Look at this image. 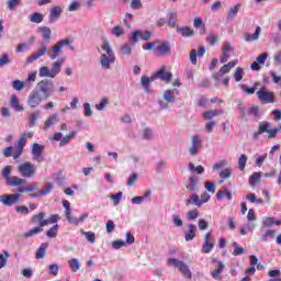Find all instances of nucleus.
<instances>
[{
    "mask_svg": "<svg viewBox=\"0 0 281 281\" xmlns=\"http://www.w3.org/2000/svg\"><path fill=\"white\" fill-rule=\"evenodd\" d=\"M67 45H71V38L66 37L64 40H59L56 44H54L50 48L47 49V44L42 43V48L37 52L33 53L31 56L26 58V64L30 65L34 63V60H38L41 56H45L47 54L50 60H56L58 56L63 53V47H67Z\"/></svg>",
    "mask_w": 281,
    "mask_h": 281,
    "instance_id": "f257e3e1",
    "label": "nucleus"
},
{
    "mask_svg": "<svg viewBox=\"0 0 281 281\" xmlns=\"http://www.w3.org/2000/svg\"><path fill=\"white\" fill-rule=\"evenodd\" d=\"M143 49L145 52H153V49H155L154 54H156V56H170L171 54L170 44L160 40L146 43Z\"/></svg>",
    "mask_w": 281,
    "mask_h": 281,
    "instance_id": "f03ea898",
    "label": "nucleus"
},
{
    "mask_svg": "<svg viewBox=\"0 0 281 281\" xmlns=\"http://www.w3.org/2000/svg\"><path fill=\"white\" fill-rule=\"evenodd\" d=\"M101 48L106 54H101L100 65L102 69H111V65L115 64V53H113V48H111V43L105 40Z\"/></svg>",
    "mask_w": 281,
    "mask_h": 281,
    "instance_id": "7ed1b4c3",
    "label": "nucleus"
},
{
    "mask_svg": "<svg viewBox=\"0 0 281 281\" xmlns=\"http://www.w3.org/2000/svg\"><path fill=\"white\" fill-rule=\"evenodd\" d=\"M64 65H65V57H61L52 64L50 69L47 66L41 67L38 76L40 78H56L58 74H60Z\"/></svg>",
    "mask_w": 281,
    "mask_h": 281,
    "instance_id": "20e7f679",
    "label": "nucleus"
},
{
    "mask_svg": "<svg viewBox=\"0 0 281 281\" xmlns=\"http://www.w3.org/2000/svg\"><path fill=\"white\" fill-rule=\"evenodd\" d=\"M35 91L42 93L44 100H47L54 94V82L49 79H43L37 83Z\"/></svg>",
    "mask_w": 281,
    "mask_h": 281,
    "instance_id": "39448f33",
    "label": "nucleus"
},
{
    "mask_svg": "<svg viewBox=\"0 0 281 281\" xmlns=\"http://www.w3.org/2000/svg\"><path fill=\"white\" fill-rule=\"evenodd\" d=\"M169 265H171V267H176V269L180 271L183 278H186L187 280H192V271L190 270L188 263L177 258H171L169 259Z\"/></svg>",
    "mask_w": 281,
    "mask_h": 281,
    "instance_id": "423d86ee",
    "label": "nucleus"
},
{
    "mask_svg": "<svg viewBox=\"0 0 281 281\" xmlns=\"http://www.w3.org/2000/svg\"><path fill=\"white\" fill-rule=\"evenodd\" d=\"M257 98L261 104H274L276 92L262 87L257 91Z\"/></svg>",
    "mask_w": 281,
    "mask_h": 281,
    "instance_id": "0eeeda50",
    "label": "nucleus"
},
{
    "mask_svg": "<svg viewBox=\"0 0 281 281\" xmlns=\"http://www.w3.org/2000/svg\"><path fill=\"white\" fill-rule=\"evenodd\" d=\"M18 172H20L21 177L24 179H34L36 176V167L32 162L26 161L18 166Z\"/></svg>",
    "mask_w": 281,
    "mask_h": 281,
    "instance_id": "6e6552de",
    "label": "nucleus"
},
{
    "mask_svg": "<svg viewBox=\"0 0 281 281\" xmlns=\"http://www.w3.org/2000/svg\"><path fill=\"white\" fill-rule=\"evenodd\" d=\"M168 67L161 66L160 69H158L154 75H151V80H162V82H166L167 85H170L172 81V72L166 71Z\"/></svg>",
    "mask_w": 281,
    "mask_h": 281,
    "instance_id": "1a4fd4ad",
    "label": "nucleus"
},
{
    "mask_svg": "<svg viewBox=\"0 0 281 281\" xmlns=\"http://www.w3.org/2000/svg\"><path fill=\"white\" fill-rule=\"evenodd\" d=\"M20 201L21 194L19 193L0 195V203H2V205H5L7 207H12V205H16V203H20Z\"/></svg>",
    "mask_w": 281,
    "mask_h": 281,
    "instance_id": "9d476101",
    "label": "nucleus"
},
{
    "mask_svg": "<svg viewBox=\"0 0 281 281\" xmlns=\"http://www.w3.org/2000/svg\"><path fill=\"white\" fill-rule=\"evenodd\" d=\"M238 65V59L231 60L228 64H225L220 68L217 72L213 75V80H221L225 74H229L234 67Z\"/></svg>",
    "mask_w": 281,
    "mask_h": 281,
    "instance_id": "9b49d317",
    "label": "nucleus"
},
{
    "mask_svg": "<svg viewBox=\"0 0 281 281\" xmlns=\"http://www.w3.org/2000/svg\"><path fill=\"white\" fill-rule=\"evenodd\" d=\"M44 98L38 93V91L33 90L27 98V105L31 106V109H36V106L41 105V102H43Z\"/></svg>",
    "mask_w": 281,
    "mask_h": 281,
    "instance_id": "f8f14e48",
    "label": "nucleus"
},
{
    "mask_svg": "<svg viewBox=\"0 0 281 281\" xmlns=\"http://www.w3.org/2000/svg\"><path fill=\"white\" fill-rule=\"evenodd\" d=\"M45 150V146L38 143L33 144L31 149V155H33L34 161L41 164L43 161V151Z\"/></svg>",
    "mask_w": 281,
    "mask_h": 281,
    "instance_id": "ddd939ff",
    "label": "nucleus"
},
{
    "mask_svg": "<svg viewBox=\"0 0 281 281\" xmlns=\"http://www.w3.org/2000/svg\"><path fill=\"white\" fill-rule=\"evenodd\" d=\"M212 249H214V239L212 238V232H207L204 236L202 254H210Z\"/></svg>",
    "mask_w": 281,
    "mask_h": 281,
    "instance_id": "4468645a",
    "label": "nucleus"
},
{
    "mask_svg": "<svg viewBox=\"0 0 281 281\" xmlns=\"http://www.w3.org/2000/svg\"><path fill=\"white\" fill-rule=\"evenodd\" d=\"M27 134H22V136L19 138L16 144V150L13 153V159H19L21 155H23V149L25 148V145L27 144Z\"/></svg>",
    "mask_w": 281,
    "mask_h": 281,
    "instance_id": "2eb2a0df",
    "label": "nucleus"
},
{
    "mask_svg": "<svg viewBox=\"0 0 281 281\" xmlns=\"http://www.w3.org/2000/svg\"><path fill=\"white\" fill-rule=\"evenodd\" d=\"M153 37V33L150 31H134L131 40L133 43H138L139 40L142 41H150Z\"/></svg>",
    "mask_w": 281,
    "mask_h": 281,
    "instance_id": "dca6fc26",
    "label": "nucleus"
},
{
    "mask_svg": "<svg viewBox=\"0 0 281 281\" xmlns=\"http://www.w3.org/2000/svg\"><path fill=\"white\" fill-rule=\"evenodd\" d=\"M191 144H192V146L189 149L190 150V155L192 157H195V155L199 154V148H201V146H202L201 136H199V135L192 136Z\"/></svg>",
    "mask_w": 281,
    "mask_h": 281,
    "instance_id": "f3484780",
    "label": "nucleus"
},
{
    "mask_svg": "<svg viewBox=\"0 0 281 281\" xmlns=\"http://www.w3.org/2000/svg\"><path fill=\"white\" fill-rule=\"evenodd\" d=\"M60 14H63V8L61 7H53L48 14L49 23H54L55 21H58V19H60Z\"/></svg>",
    "mask_w": 281,
    "mask_h": 281,
    "instance_id": "a211bd4d",
    "label": "nucleus"
},
{
    "mask_svg": "<svg viewBox=\"0 0 281 281\" xmlns=\"http://www.w3.org/2000/svg\"><path fill=\"white\" fill-rule=\"evenodd\" d=\"M26 182L27 181L25 179L13 176L7 180V186H10L11 188H16L19 186H25Z\"/></svg>",
    "mask_w": 281,
    "mask_h": 281,
    "instance_id": "6ab92c4d",
    "label": "nucleus"
},
{
    "mask_svg": "<svg viewBox=\"0 0 281 281\" xmlns=\"http://www.w3.org/2000/svg\"><path fill=\"white\" fill-rule=\"evenodd\" d=\"M178 34H181L184 38L194 36V30L190 26H177Z\"/></svg>",
    "mask_w": 281,
    "mask_h": 281,
    "instance_id": "aec40b11",
    "label": "nucleus"
},
{
    "mask_svg": "<svg viewBox=\"0 0 281 281\" xmlns=\"http://www.w3.org/2000/svg\"><path fill=\"white\" fill-rule=\"evenodd\" d=\"M224 270H225V263H223V261H218L217 268L211 272L212 278H214L215 280H223V277L221 276V273H223Z\"/></svg>",
    "mask_w": 281,
    "mask_h": 281,
    "instance_id": "412c9836",
    "label": "nucleus"
},
{
    "mask_svg": "<svg viewBox=\"0 0 281 281\" xmlns=\"http://www.w3.org/2000/svg\"><path fill=\"white\" fill-rule=\"evenodd\" d=\"M261 32L262 29L260 26H257L254 34L245 33L246 43H254V41H258V38H260Z\"/></svg>",
    "mask_w": 281,
    "mask_h": 281,
    "instance_id": "4be33fe9",
    "label": "nucleus"
},
{
    "mask_svg": "<svg viewBox=\"0 0 281 281\" xmlns=\"http://www.w3.org/2000/svg\"><path fill=\"white\" fill-rule=\"evenodd\" d=\"M10 105L12 106V109H14L18 112L25 111V108H23V105H21V103L19 101V97H16V94L11 95Z\"/></svg>",
    "mask_w": 281,
    "mask_h": 281,
    "instance_id": "5701e85b",
    "label": "nucleus"
},
{
    "mask_svg": "<svg viewBox=\"0 0 281 281\" xmlns=\"http://www.w3.org/2000/svg\"><path fill=\"white\" fill-rule=\"evenodd\" d=\"M195 236H196V225L190 224L189 231L184 235V239L187 240V243H190V240H194Z\"/></svg>",
    "mask_w": 281,
    "mask_h": 281,
    "instance_id": "b1692460",
    "label": "nucleus"
},
{
    "mask_svg": "<svg viewBox=\"0 0 281 281\" xmlns=\"http://www.w3.org/2000/svg\"><path fill=\"white\" fill-rule=\"evenodd\" d=\"M217 115H223V110H210L202 113V117L209 121H212V119L216 117Z\"/></svg>",
    "mask_w": 281,
    "mask_h": 281,
    "instance_id": "393cba45",
    "label": "nucleus"
},
{
    "mask_svg": "<svg viewBox=\"0 0 281 281\" xmlns=\"http://www.w3.org/2000/svg\"><path fill=\"white\" fill-rule=\"evenodd\" d=\"M57 122H58V114H53L48 116L44 123V131L52 128V126H54V124H56Z\"/></svg>",
    "mask_w": 281,
    "mask_h": 281,
    "instance_id": "a878e982",
    "label": "nucleus"
},
{
    "mask_svg": "<svg viewBox=\"0 0 281 281\" xmlns=\"http://www.w3.org/2000/svg\"><path fill=\"white\" fill-rule=\"evenodd\" d=\"M40 115H41V112L35 111L29 116V126H30V128H34V126L38 125V116Z\"/></svg>",
    "mask_w": 281,
    "mask_h": 281,
    "instance_id": "bb28decb",
    "label": "nucleus"
},
{
    "mask_svg": "<svg viewBox=\"0 0 281 281\" xmlns=\"http://www.w3.org/2000/svg\"><path fill=\"white\" fill-rule=\"evenodd\" d=\"M164 100L165 102H168L169 104H172L177 102V99L175 98V90H166L164 92Z\"/></svg>",
    "mask_w": 281,
    "mask_h": 281,
    "instance_id": "cd10ccee",
    "label": "nucleus"
},
{
    "mask_svg": "<svg viewBox=\"0 0 281 281\" xmlns=\"http://www.w3.org/2000/svg\"><path fill=\"white\" fill-rule=\"evenodd\" d=\"M226 196L228 201H232V191L229 189L220 190L216 193V198L218 201H223V199Z\"/></svg>",
    "mask_w": 281,
    "mask_h": 281,
    "instance_id": "c85d7f7f",
    "label": "nucleus"
},
{
    "mask_svg": "<svg viewBox=\"0 0 281 281\" xmlns=\"http://www.w3.org/2000/svg\"><path fill=\"white\" fill-rule=\"evenodd\" d=\"M37 30L43 35L44 41L52 40V29H49L47 26H40V27H37Z\"/></svg>",
    "mask_w": 281,
    "mask_h": 281,
    "instance_id": "c756f323",
    "label": "nucleus"
},
{
    "mask_svg": "<svg viewBox=\"0 0 281 281\" xmlns=\"http://www.w3.org/2000/svg\"><path fill=\"white\" fill-rule=\"evenodd\" d=\"M150 82H155V79H153V76L151 77L143 76L140 78V83L147 93L148 91H150Z\"/></svg>",
    "mask_w": 281,
    "mask_h": 281,
    "instance_id": "7c9ffc66",
    "label": "nucleus"
},
{
    "mask_svg": "<svg viewBox=\"0 0 281 281\" xmlns=\"http://www.w3.org/2000/svg\"><path fill=\"white\" fill-rule=\"evenodd\" d=\"M168 25L169 27H175L177 25V9H172L168 14Z\"/></svg>",
    "mask_w": 281,
    "mask_h": 281,
    "instance_id": "2f4dec72",
    "label": "nucleus"
},
{
    "mask_svg": "<svg viewBox=\"0 0 281 281\" xmlns=\"http://www.w3.org/2000/svg\"><path fill=\"white\" fill-rule=\"evenodd\" d=\"M198 183L199 178H189V180L186 183V188L187 190H189V192H194V190H196Z\"/></svg>",
    "mask_w": 281,
    "mask_h": 281,
    "instance_id": "473e14b6",
    "label": "nucleus"
},
{
    "mask_svg": "<svg viewBox=\"0 0 281 281\" xmlns=\"http://www.w3.org/2000/svg\"><path fill=\"white\" fill-rule=\"evenodd\" d=\"M186 205H196L198 207H201L202 202L198 194H192L190 199L186 200Z\"/></svg>",
    "mask_w": 281,
    "mask_h": 281,
    "instance_id": "72a5a7b5",
    "label": "nucleus"
},
{
    "mask_svg": "<svg viewBox=\"0 0 281 281\" xmlns=\"http://www.w3.org/2000/svg\"><path fill=\"white\" fill-rule=\"evenodd\" d=\"M43 218H45V213L40 212L38 214H35L31 217V224L38 225V227H41V223L43 222Z\"/></svg>",
    "mask_w": 281,
    "mask_h": 281,
    "instance_id": "f704fd0d",
    "label": "nucleus"
},
{
    "mask_svg": "<svg viewBox=\"0 0 281 281\" xmlns=\"http://www.w3.org/2000/svg\"><path fill=\"white\" fill-rule=\"evenodd\" d=\"M193 25L196 29H200L202 31V34H205L207 32V29L205 27V22L201 18H194Z\"/></svg>",
    "mask_w": 281,
    "mask_h": 281,
    "instance_id": "c9c22d12",
    "label": "nucleus"
},
{
    "mask_svg": "<svg viewBox=\"0 0 281 281\" xmlns=\"http://www.w3.org/2000/svg\"><path fill=\"white\" fill-rule=\"evenodd\" d=\"M41 232H43V228H41V226H35L29 232L24 233L23 238H32V236H36L37 234H41Z\"/></svg>",
    "mask_w": 281,
    "mask_h": 281,
    "instance_id": "e433bc0d",
    "label": "nucleus"
},
{
    "mask_svg": "<svg viewBox=\"0 0 281 281\" xmlns=\"http://www.w3.org/2000/svg\"><path fill=\"white\" fill-rule=\"evenodd\" d=\"M239 10L240 4H237L234 8H232L226 15V21H233V19H236V14H238Z\"/></svg>",
    "mask_w": 281,
    "mask_h": 281,
    "instance_id": "4c0bfd02",
    "label": "nucleus"
},
{
    "mask_svg": "<svg viewBox=\"0 0 281 281\" xmlns=\"http://www.w3.org/2000/svg\"><path fill=\"white\" fill-rule=\"evenodd\" d=\"M47 251V244L43 243L41 244L40 248L37 249L35 257L37 260H41L45 258V254Z\"/></svg>",
    "mask_w": 281,
    "mask_h": 281,
    "instance_id": "58836bf2",
    "label": "nucleus"
},
{
    "mask_svg": "<svg viewBox=\"0 0 281 281\" xmlns=\"http://www.w3.org/2000/svg\"><path fill=\"white\" fill-rule=\"evenodd\" d=\"M76 137V132H70L68 135L64 136L59 143V146H67Z\"/></svg>",
    "mask_w": 281,
    "mask_h": 281,
    "instance_id": "ea45409f",
    "label": "nucleus"
},
{
    "mask_svg": "<svg viewBox=\"0 0 281 281\" xmlns=\"http://www.w3.org/2000/svg\"><path fill=\"white\" fill-rule=\"evenodd\" d=\"M68 265L70 267V271H72L74 273H76V271H78L80 269V261H78V259L72 258L68 261Z\"/></svg>",
    "mask_w": 281,
    "mask_h": 281,
    "instance_id": "a19ab883",
    "label": "nucleus"
},
{
    "mask_svg": "<svg viewBox=\"0 0 281 281\" xmlns=\"http://www.w3.org/2000/svg\"><path fill=\"white\" fill-rule=\"evenodd\" d=\"M247 201H250V203H257V205H262L265 201L262 199L256 198V193H249L246 195Z\"/></svg>",
    "mask_w": 281,
    "mask_h": 281,
    "instance_id": "79ce46f5",
    "label": "nucleus"
},
{
    "mask_svg": "<svg viewBox=\"0 0 281 281\" xmlns=\"http://www.w3.org/2000/svg\"><path fill=\"white\" fill-rule=\"evenodd\" d=\"M45 16L42 13L34 12L31 14V22L32 23H43Z\"/></svg>",
    "mask_w": 281,
    "mask_h": 281,
    "instance_id": "37998d69",
    "label": "nucleus"
},
{
    "mask_svg": "<svg viewBox=\"0 0 281 281\" xmlns=\"http://www.w3.org/2000/svg\"><path fill=\"white\" fill-rule=\"evenodd\" d=\"M189 170L191 172L196 171V175H203V172H205V168H203V166L199 165L196 167H194V164L189 162Z\"/></svg>",
    "mask_w": 281,
    "mask_h": 281,
    "instance_id": "c03bdc74",
    "label": "nucleus"
},
{
    "mask_svg": "<svg viewBox=\"0 0 281 281\" xmlns=\"http://www.w3.org/2000/svg\"><path fill=\"white\" fill-rule=\"evenodd\" d=\"M260 179H262V173L260 172H254L250 178H249V183L251 186H256V183H258L260 181Z\"/></svg>",
    "mask_w": 281,
    "mask_h": 281,
    "instance_id": "a18cd8bd",
    "label": "nucleus"
},
{
    "mask_svg": "<svg viewBox=\"0 0 281 281\" xmlns=\"http://www.w3.org/2000/svg\"><path fill=\"white\" fill-rule=\"evenodd\" d=\"M81 234L82 236H86V239L88 243H91V245L95 243V233L81 231Z\"/></svg>",
    "mask_w": 281,
    "mask_h": 281,
    "instance_id": "49530a36",
    "label": "nucleus"
},
{
    "mask_svg": "<svg viewBox=\"0 0 281 281\" xmlns=\"http://www.w3.org/2000/svg\"><path fill=\"white\" fill-rule=\"evenodd\" d=\"M54 190V183L47 182L46 186L40 191V195L46 196V194H49Z\"/></svg>",
    "mask_w": 281,
    "mask_h": 281,
    "instance_id": "de8ad7c7",
    "label": "nucleus"
},
{
    "mask_svg": "<svg viewBox=\"0 0 281 281\" xmlns=\"http://www.w3.org/2000/svg\"><path fill=\"white\" fill-rule=\"evenodd\" d=\"M243 76H245V70H243L240 67H237L234 72L235 82H240V80H243Z\"/></svg>",
    "mask_w": 281,
    "mask_h": 281,
    "instance_id": "09e8293b",
    "label": "nucleus"
},
{
    "mask_svg": "<svg viewBox=\"0 0 281 281\" xmlns=\"http://www.w3.org/2000/svg\"><path fill=\"white\" fill-rule=\"evenodd\" d=\"M276 236V231L268 229L261 236L262 243H269V238H273Z\"/></svg>",
    "mask_w": 281,
    "mask_h": 281,
    "instance_id": "8fccbe9b",
    "label": "nucleus"
},
{
    "mask_svg": "<svg viewBox=\"0 0 281 281\" xmlns=\"http://www.w3.org/2000/svg\"><path fill=\"white\" fill-rule=\"evenodd\" d=\"M1 175H2L3 179H5V181H8L12 175V166H5L2 169Z\"/></svg>",
    "mask_w": 281,
    "mask_h": 281,
    "instance_id": "3c124183",
    "label": "nucleus"
},
{
    "mask_svg": "<svg viewBox=\"0 0 281 281\" xmlns=\"http://www.w3.org/2000/svg\"><path fill=\"white\" fill-rule=\"evenodd\" d=\"M48 238H56L58 236V224H55L52 228L46 232Z\"/></svg>",
    "mask_w": 281,
    "mask_h": 281,
    "instance_id": "603ef678",
    "label": "nucleus"
},
{
    "mask_svg": "<svg viewBox=\"0 0 281 281\" xmlns=\"http://www.w3.org/2000/svg\"><path fill=\"white\" fill-rule=\"evenodd\" d=\"M233 247H234V256H243L245 254V248L238 246V243L233 241Z\"/></svg>",
    "mask_w": 281,
    "mask_h": 281,
    "instance_id": "864d4df0",
    "label": "nucleus"
},
{
    "mask_svg": "<svg viewBox=\"0 0 281 281\" xmlns=\"http://www.w3.org/2000/svg\"><path fill=\"white\" fill-rule=\"evenodd\" d=\"M109 104V99L103 97L99 104L95 105L97 111H104Z\"/></svg>",
    "mask_w": 281,
    "mask_h": 281,
    "instance_id": "5fc2aeb1",
    "label": "nucleus"
},
{
    "mask_svg": "<svg viewBox=\"0 0 281 281\" xmlns=\"http://www.w3.org/2000/svg\"><path fill=\"white\" fill-rule=\"evenodd\" d=\"M188 221H196L199 218V210L194 209L187 213Z\"/></svg>",
    "mask_w": 281,
    "mask_h": 281,
    "instance_id": "6e6d98bb",
    "label": "nucleus"
},
{
    "mask_svg": "<svg viewBox=\"0 0 281 281\" xmlns=\"http://www.w3.org/2000/svg\"><path fill=\"white\" fill-rule=\"evenodd\" d=\"M247 166V155L243 154L238 159V168L239 170H245Z\"/></svg>",
    "mask_w": 281,
    "mask_h": 281,
    "instance_id": "4d7b16f0",
    "label": "nucleus"
},
{
    "mask_svg": "<svg viewBox=\"0 0 281 281\" xmlns=\"http://www.w3.org/2000/svg\"><path fill=\"white\" fill-rule=\"evenodd\" d=\"M12 87L15 91H21L25 87V82L16 79L12 81Z\"/></svg>",
    "mask_w": 281,
    "mask_h": 281,
    "instance_id": "13d9d810",
    "label": "nucleus"
},
{
    "mask_svg": "<svg viewBox=\"0 0 281 281\" xmlns=\"http://www.w3.org/2000/svg\"><path fill=\"white\" fill-rule=\"evenodd\" d=\"M220 177H221L224 181H227V179H231V177H232V169L226 168V169L222 170V171L220 172Z\"/></svg>",
    "mask_w": 281,
    "mask_h": 281,
    "instance_id": "bf43d9fd",
    "label": "nucleus"
},
{
    "mask_svg": "<svg viewBox=\"0 0 281 281\" xmlns=\"http://www.w3.org/2000/svg\"><path fill=\"white\" fill-rule=\"evenodd\" d=\"M21 5V0H9L7 2L8 10H14V8H19Z\"/></svg>",
    "mask_w": 281,
    "mask_h": 281,
    "instance_id": "052dcab7",
    "label": "nucleus"
},
{
    "mask_svg": "<svg viewBox=\"0 0 281 281\" xmlns=\"http://www.w3.org/2000/svg\"><path fill=\"white\" fill-rule=\"evenodd\" d=\"M138 179H139V176L137 173H133L127 180L128 188H133V186L137 183Z\"/></svg>",
    "mask_w": 281,
    "mask_h": 281,
    "instance_id": "680f3d73",
    "label": "nucleus"
},
{
    "mask_svg": "<svg viewBox=\"0 0 281 281\" xmlns=\"http://www.w3.org/2000/svg\"><path fill=\"white\" fill-rule=\"evenodd\" d=\"M132 10H140L142 8V0H132L130 3Z\"/></svg>",
    "mask_w": 281,
    "mask_h": 281,
    "instance_id": "e2e57ef3",
    "label": "nucleus"
},
{
    "mask_svg": "<svg viewBox=\"0 0 281 281\" xmlns=\"http://www.w3.org/2000/svg\"><path fill=\"white\" fill-rule=\"evenodd\" d=\"M4 65H10V57L8 54H2L0 56V67H3Z\"/></svg>",
    "mask_w": 281,
    "mask_h": 281,
    "instance_id": "0e129e2a",
    "label": "nucleus"
},
{
    "mask_svg": "<svg viewBox=\"0 0 281 281\" xmlns=\"http://www.w3.org/2000/svg\"><path fill=\"white\" fill-rule=\"evenodd\" d=\"M214 126H216V121H210L205 124L204 130L206 133H212V131H214Z\"/></svg>",
    "mask_w": 281,
    "mask_h": 281,
    "instance_id": "69168bd1",
    "label": "nucleus"
},
{
    "mask_svg": "<svg viewBox=\"0 0 281 281\" xmlns=\"http://www.w3.org/2000/svg\"><path fill=\"white\" fill-rule=\"evenodd\" d=\"M111 199H112L114 205H120V201H122V191H120L116 194L111 195Z\"/></svg>",
    "mask_w": 281,
    "mask_h": 281,
    "instance_id": "338daca9",
    "label": "nucleus"
},
{
    "mask_svg": "<svg viewBox=\"0 0 281 281\" xmlns=\"http://www.w3.org/2000/svg\"><path fill=\"white\" fill-rule=\"evenodd\" d=\"M198 227L200 229V232H205V229H207V221L201 218L198 222Z\"/></svg>",
    "mask_w": 281,
    "mask_h": 281,
    "instance_id": "774afa93",
    "label": "nucleus"
}]
</instances>
